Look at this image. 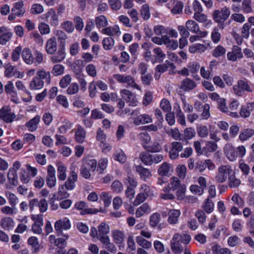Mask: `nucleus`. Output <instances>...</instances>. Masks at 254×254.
Returning a JSON list of instances; mask_svg holds the SVG:
<instances>
[{"label":"nucleus","instance_id":"f257e3e1","mask_svg":"<svg viewBox=\"0 0 254 254\" xmlns=\"http://www.w3.org/2000/svg\"><path fill=\"white\" fill-rule=\"evenodd\" d=\"M187 187L185 184H182L177 177H172L169 183L165 186L160 193V197L164 200H171L175 198L172 191H176V196L179 200H183L185 197Z\"/></svg>","mask_w":254,"mask_h":254},{"label":"nucleus","instance_id":"f03ea898","mask_svg":"<svg viewBox=\"0 0 254 254\" xmlns=\"http://www.w3.org/2000/svg\"><path fill=\"white\" fill-rule=\"evenodd\" d=\"M233 89L234 93L237 96H242L245 92H253L254 91V85L246 79L239 80L233 86Z\"/></svg>","mask_w":254,"mask_h":254},{"label":"nucleus","instance_id":"7ed1b4c3","mask_svg":"<svg viewBox=\"0 0 254 254\" xmlns=\"http://www.w3.org/2000/svg\"><path fill=\"white\" fill-rule=\"evenodd\" d=\"M114 79H115L119 83H127L128 86L130 87H133L139 90H141L140 86L136 84L133 78L130 75H126L121 74H115L113 75L112 78L109 79V82L111 84H114Z\"/></svg>","mask_w":254,"mask_h":254},{"label":"nucleus","instance_id":"20e7f679","mask_svg":"<svg viewBox=\"0 0 254 254\" xmlns=\"http://www.w3.org/2000/svg\"><path fill=\"white\" fill-rule=\"evenodd\" d=\"M230 14L229 9L225 6L221 10H215L214 11L212 16L214 21L218 23L220 28H224L223 23L228 19Z\"/></svg>","mask_w":254,"mask_h":254},{"label":"nucleus","instance_id":"39448f33","mask_svg":"<svg viewBox=\"0 0 254 254\" xmlns=\"http://www.w3.org/2000/svg\"><path fill=\"white\" fill-rule=\"evenodd\" d=\"M74 207L79 210L81 215H84L85 214H95L99 212L102 213H105L106 212L105 209L100 207L99 209L95 208H89L87 206L85 202L80 201L75 203Z\"/></svg>","mask_w":254,"mask_h":254},{"label":"nucleus","instance_id":"423d86ee","mask_svg":"<svg viewBox=\"0 0 254 254\" xmlns=\"http://www.w3.org/2000/svg\"><path fill=\"white\" fill-rule=\"evenodd\" d=\"M232 172L233 169L230 165H222L218 168L215 180L218 183H223L226 181L228 176Z\"/></svg>","mask_w":254,"mask_h":254},{"label":"nucleus","instance_id":"0eeeda50","mask_svg":"<svg viewBox=\"0 0 254 254\" xmlns=\"http://www.w3.org/2000/svg\"><path fill=\"white\" fill-rule=\"evenodd\" d=\"M15 118L16 115L12 112L9 106H4L0 109V119L4 123H11Z\"/></svg>","mask_w":254,"mask_h":254},{"label":"nucleus","instance_id":"6e6552de","mask_svg":"<svg viewBox=\"0 0 254 254\" xmlns=\"http://www.w3.org/2000/svg\"><path fill=\"white\" fill-rule=\"evenodd\" d=\"M122 98L125 100L129 105L132 107L137 106L138 101L135 94L126 89H123L120 92Z\"/></svg>","mask_w":254,"mask_h":254},{"label":"nucleus","instance_id":"1a4fd4ad","mask_svg":"<svg viewBox=\"0 0 254 254\" xmlns=\"http://www.w3.org/2000/svg\"><path fill=\"white\" fill-rule=\"evenodd\" d=\"M181 235L177 233L174 235L171 241V250L175 254H179L183 252V248L180 244Z\"/></svg>","mask_w":254,"mask_h":254},{"label":"nucleus","instance_id":"9d476101","mask_svg":"<svg viewBox=\"0 0 254 254\" xmlns=\"http://www.w3.org/2000/svg\"><path fill=\"white\" fill-rule=\"evenodd\" d=\"M229 61L236 62L238 59H241L243 57L241 48L237 46H233L231 51L228 52L227 55Z\"/></svg>","mask_w":254,"mask_h":254},{"label":"nucleus","instance_id":"9b49d317","mask_svg":"<svg viewBox=\"0 0 254 254\" xmlns=\"http://www.w3.org/2000/svg\"><path fill=\"white\" fill-rule=\"evenodd\" d=\"M49 241L52 244H54L57 247L55 254H64L63 238H56V236L52 235L49 237Z\"/></svg>","mask_w":254,"mask_h":254},{"label":"nucleus","instance_id":"f8f14e48","mask_svg":"<svg viewBox=\"0 0 254 254\" xmlns=\"http://www.w3.org/2000/svg\"><path fill=\"white\" fill-rule=\"evenodd\" d=\"M47 184L50 188L54 187L56 185L55 170L52 165H49L47 168V176L46 177Z\"/></svg>","mask_w":254,"mask_h":254},{"label":"nucleus","instance_id":"ddd939ff","mask_svg":"<svg viewBox=\"0 0 254 254\" xmlns=\"http://www.w3.org/2000/svg\"><path fill=\"white\" fill-rule=\"evenodd\" d=\"M101 32L106 35L117 37H120L122 34L120 28L117 25L105 27L102 30Z\"/></svg>","mask_w":254,"mask_h":254},{"label":"nucleus","instance_id":"4468645a","mask_svg":"<svg viewBox=\"0 0 254 254\" xmlns=\"http://www.w3.org/2000/svg\"><path fill=\"white\" fill-rule=\"evenodd\" d=\"M254 110V102H249L241 107L239 112L240 116L243 118L250 117L251 112Z\"/></svg>","mask_w":254,"mask_h":254},{"label":"nucleus","instance_id":"2eb2a0df","mask_svg":"<svg viewBox=\"0 0 254 254\" xmlns=\"http://www.w3.org/2000/svg\"><path fill=\"white\" fill-rule=\"evenodd\" d=\"M224 153L227 159L230 161L237 159V155L235 148L230 144H227L224 148Z\"/></svg>","mask_w":254,"mask_h":254},{"label":"nucleus","instance_id":"dca6fc26","mask_svg":"<svg viewBox=\"0 0 254 254\" xmlns=\"http://www.w3.org/2000/svg\"><path fill=\"white\" fill-rule=\"evenodd\" d=\"M12 33L8 31L5 27H0V44L5 45L10 40Z\"/></svg>","mask_w":254,"mask_h":254},{"label":"nucleus","instance_id":"f3484780","mask_svg":"<svg viewBox=\"0 0 254 254\" xmlns=\"http://www.w3.org/2000/svg\"><path fill=\"white\" fill-rule=\"evenodd\" d=\"M151 211V207L147 203H144L136 210L135 216L140 218L149 214Z\"/></svg>","mask_w":254,"mask_h":254},{"label":"nucleus","instance_id":"a211bd4d","mask_svg":"<svg viewBox=\"0 0 254 254\" xmlns=\"http://www.w3.org/2000/svg\"><path fill=\"white\" fill-rule=\"evenodd\" d=\"M11 12L18 17L23 16L25 12L23 1L21 0L14 3L13 7L11 9Z\"/></svg>","mask_w":254,"mask_h":254},{"label":"nucleus","instance_id":"6ab92c4d","mask_svg":"<svg viewBox=\"0 0 254 254\" xmlns=\"http://www.w3.org/2000/svg\"><path fill=\"white\" fill-rule=\"evenodd\" d=\"M181 211L178 209L170 210L168 213V222L169 224L174 225L178 222Z\"/></svg>","mask_w":254,"mask_h":254},{"label":"nucleus","instance_id":"aec40b11","mask_svg":"<svg viewBox=\"0 0 254 254\" xmlns=\"http://www.w3.org/2000/svg\"><path fill=\"white\" fill-rule=\"evenodd\" d=\"M172 172L173 169L171 166L166 162L162 163L158 169V174L163 176H169Z\"/></svg>","mask_w":254,"mask_h":254},{"label":"nucleus","instance_id":"412c9836","mask_svg":"<svg viewBox=\"0 0 254 254\" xmlns=\"http://www.w3.org/2000/svg\"><path fill=\"white\" fill-rule=\"evenodd\" d=\"M172 5H174V6L171 9L173 14H179L182 11L183 5L180 1H178L177 0H172L166 5L168 8H171Z\"/></svg>","mask_w":254,"mask_h":254},{"label":"nucleus","instance_id":"4be33fe9","mask_svg":"<svg viewBox=\"0 0 254 254\" xmlns=\"http://www.w3.org/2000/svg\"><path fill=\"white\" fill-rule=\"evenodd\" d=\"M111 236L113 242L117 245L122 244L125 240V234L123 232L120 230H113Z\"/></svg>","mask_w":254,"mask_h":254},{"label":"nucleus","instance_id":"5701e85b","mask_svg":"<svg viewBox=\"0 0 254 254\" xmlns=\"http://www.w3.org/2000/svg\"><path fill=\"white\" fill-rule=\"evenodd\" d=\"M152 122V119L151 117L145 114L137 116L133 121L134 124L136 126L151 123Z\"/></svg>","mask_w":254,"mask_h":254},{"label":"nucleus","instance_id":"b1692460","mask_svg":"<svg viewBox=\"0 0 254 254\" xmlns=\"http://www.w3.org/2000/svg\"><path fill=\"white\" fill-rule=\"evenodd\" d=\"M135 171L138 173L140 178L144 181H146L152 175L151 171L148 169L140 165L135 166Z\"/></svg>","mask_w":254,"mask_h":254},{"label":"nucleus","instance_id":"393cba45","mask_svg":"<svg viewBox=\"0 0 254 254\" xmlns=\"http://www.w3.org/2000/svg\"><path fill=\"white\" fill-rule=\"evenodd\" d=\"M206 254H231V251L226 248H221L220 246L215 245L212 247L211 252L208 251Z\"/></svg>","mask_w":254,"mask_h":254},{"label":"nucleus","instance_id":"a878e982","mask_svg":"<svg viewBox=\"0 0 254 254\" xmlns=\"http://www.w3.org/2000/svg\"><path fill=\"white\" fill-rule=\"evenodd\" d=\"M193 18L200 23H203L205 27L210 26L212 24L211 20L207 19V16L201 12L194 13Z\"/></svg>","mask_w":254,"mask_h":254},{"label":"nucleus","instance_id":"bb28decb","mask_svg":"<svg viewBox=\"0 0 254 254\" xmlns=\"http://www.w3.org/2000/svg\"><path fill=\"white\" fill-rule=\"evenodd\" d=\"M174 109L176 110V117L178 122L183 126H186L185 116L182 112L179 105L176 103L174 105Z\"/></svg>","mask_w":254,"mask_h":254},{"label":"nucleus","instance_id":"cd10ccee","mask_svg":"<svg viewBox=\"0 0 254 254\" xmlns=\"http://www.w3.org/2000/svg\"><path fill=\"white\" fill-rule=\"evenodd\" d=\"M254 135V129L252 128H246L243 129L239 135V139L241 142H244Z\"/></svg>","mask_w":254,"mask_h":254},{"label":"nucleus","instance_id":"c85d7f7f","mask_svg":"<svg viewBox=\"0 0 254 254\" xmlns=\"http://www.w3.org/2000/svg\"><path fill=\"white\" fill-rule=\"evenodd\" d=\"M57 42L55 37H52L49 39L46 43V50L47 53L49 54L52 55L56 51Z\"/></svg>","mask_w":254,"mask_h":254},{"label":"nucleus","instance_id":"c756f323","mask_svg":"<svg viewBox=\"0 0 254 254\" xmlns=\"http://www.w3.org/2000/svg\"><path fill=\"white\" fill-rule=\"evenodd\" d=\"M22 58L28 64H34V58L31 51L28 48H24L22 52Z\"/></svg>","mask_w":254,"mask_h":254},{"label":"nucleus","instance_id":"7c9ffc66","mask_svg":"<svg viewBox=\"0 0 254 254\" xmlns=\"http://www.w3.org/2000/svg\"><path fill=\"white\" fill-rule=\"evenodd\" d=\"M196 86V83L190 78H186L183 80L181 87L186 91L192 90Z\"/></svg>","mask_w":254,"mask_h":254},{"label":"nucleus","instance_id":"2f4dec72","mask_svg":"<svg viewBox=\"0 0 254 254\" xmlns=\"http://www.w3.org/2000/svg\"><path fill=\"white\" fill-rule=\"evenodd\" d=\"M206 49V47L200 43H195L190 45L189 48V52L191 54L204 52Z\"/></svg>","mask_w":254,"mask_h":254},{"label":"nucleus","instance_id":"473e14b6","mask_svg":"<svg viewBox=\"0 0 254 254\" xmlns=\"http://www.w3.org/2000/svg\"><path fill=\"white\" fill-rule=\"evenodd\" d=\"M7 179L10 183L13 186H16L18 185L17 175L16 170L13 168H10L9 169L7 174Z\"/></svg>","mask_w":254,"mask_h":254},{"label":"nucleus","instance_id":"72a5a7b5","mask_svg":"<svg viewBox=\"0 0 254 254\" xmlns=\"http://www.w3.org/2000/svg\"><path fill=\"white\" fill-rule=\"evenodd\" d=\"M0 225L5 230L9 231L14 226V221L10 217L3 218L1 220Z\"/></svg>","mask_w":254,"mask_h":254},{"label":"nucleus","instance_id":"f704fd0d","mask_svg":"<svg viewBox=\"0 0 254 254\" xmlns=\"http://www.w3.org/2000/svg\"><path fill=\"white\" fill-rule=\"evenodd\" d=\"M40 120L39 116L37 115L34 118L30 120L26 124V126L30 131L35 130L37 128L38 124H39Z\"/></svg>","mask_w":254,"mask_h":254},{"label":"nucleus","instance_id":"c9c22d12","mask_svg":"<svg viewBox=\"0 0 254 254\" xmlns=\"http://www.w3.org/2000/svg\"><path fill=\"white\" fill-rule=\"evenodd\" d=\"M77 180V174L74 172H71L64 186L68 190H72L75 187V182Z\"/></svg>","mask_w":254,"mask_h":254},{"label":"nucleus","instance_id":"e433bc0d","mask_svg":"<svg viewBox=\"0 0 254 254\" xmlns=\"http://www.w3.org/2000/svg\"><path fill=\"white\" fill-rule=\"evenodd\" d=\"M186 27L188 30L193 33H197L199 31L198 24L192 20H188L186 23Z\"/></svg>","mask_w":254,"mask_h":254},{"label":"nucleus","instance_id":"4c0bfd02","mask_svg":"<svg viewBox=\"0 0 254 254\" xmlns=\"http://www.w3.org/2000/svg\"><path fill=\"white\" fill-rule=\"evenodd\" d=\"M136 242L137 244L141 247L145 249H149L152 247V243L146 240L141 236H138L136 237Z\"/></svg>","mask_w":254,"mask_h":254},{"label":"nucleus","instance_id":"58836bf2","mask_svg":"<svg viewBox=\"0 0 254 254\" xmlns=\"http://www.w3.org/2000/svg\"><path fill=\"white\" fill-rule=\"evenodd\" d=\"M86 135V131L81 127H78L75 132V137L76 141L79 143L84 142Z\"/></svg>","mask_w":254,"mask_h":254},{"label":"nucleus","instance_id":"ea45409f","mask_svg":"<svg viewBox=\"0 0 254 254\" xmlns=\"http://www.w3.org/2000/svg\"><path fill=\"white\" fill-rule=\"evenodd\" d=\"M108 164V159L107 158H101L97 164V172L100 174H102L104 170L107 168Z\"/></svg>","mask_w":254,"mask_h":254},{"label":"nucleus","instance_id":"a19ab883","mask_svg":"<svg viewBox=\"0 0 254 254\" xmlns=\"http://www.w3.org/2000/svg\"><path fill=\"white\" fill-rule=\"evenodd\" d=\"M44 81L37 76L33 78L30 83V87L31 89H40L43 87Z\"/></svg>","mask_w":254,"mask_h":254},{"label":"nucleus","instance_id":"79ce46f5","mask_svg":"<svg viewBox=\"0 0 254 254\" xmlns=\"http://www.w3.org/2000/svg\"><path fill=\"white\" fill-rule=\"evenodd\" d=\"M152 155L148 152H141L139 155V158L142 162L147 166L152 164Z\"/></svg>","mask_w":254,"mask_h":254},{"label":"nucleus","instance_id":"37998d69","mask_svg":"<svg viewBox=\"0 0 254 254\" xmlns=\"http://www.w3.org/2000/svg\"><path fill=\"white\" fill-rule=\"evenodd\" d=\"M113 158L115 160L121 163H124L127 160V156L125 152L121 149L116 151L113 154Z\"/></svg>","mask_w":254,"mask_h":254},{"label":"nucleus","instance_id":"c03bdc74","mask_svg":"<svg viewBox=\"0 0 254 254\" xmlns=\"http://www.w3.org/2000/svg\"><path fill=\"white\" fill-rule=\"evenodd\" d=\"M195 131L193 128L187 127L184 131L182 139L190 140L195 136Z\"/></svg>","mask_w":254,"mask_h":254},{"label":"nucleus","instance_id":"a18cd8bd","mask_svg":"<svg viewBox=\"0 0 254 254\" xmlns=\"http://www.w3.org/2000/svg\"><path fill=\"white\" fill-rule=\"evenodd\" d=\"M37 77L42 80L44 79L47 84L51 82V75L49 72L45 71L44 69L39 70L36 73Z\"/></svg>","mask_w":254,"mask_h":254},{"label":"nucleus","instance_id":"49530a36","mask_svg":"<svg viewBox=\"0 0 254 254\" xmlns=\"http://www.w3.org/2000/svg\"><path fill=\"white\" fill-rule=\"evenodd\" d=\"M108 24L106 17L104 15H100L95 18V24L98 28L105 27Z\"/></svg>","mask_w":254,"mask_h":254},{"label":"nucleus","instance_id":"de8ad7c7","mask_svg":"<svg viewBox=\"0 0 254 254\" xmlns=\"http://www.w3.org/2000/svg\"><path fill=\"white\" fill-rule=\"evenodd\" d=\"M115 44V41L112 37L105 38L102 41L103 47L105 50H111Z\"/></svg>","mask_w":254,"mask_h":254},{"label":"nucleus","instance_id":"09e8293b","mask_svg":"<svg viewBox=\"0 0 254 254\" xmlns=\"http://www.w3.org/2000/svg\"><path fill=\"white\" fill-rule=\"evenodd\" d=\"M100 198L103 201L105 207H108L110 205L112 197L109 193L105 191L102 192L100 194Z\"/></svg>","mask_w":254,"mask_h":254},{"label":"nucleus","instance_id":"8fccbe9b","mask_svg":"<svg viewBox=\"0 0 254 254\" xmlns=\"http://www.w3.org/2000/svg\"><path fill=\"white\" fill-rule=\"evenodd\" d=\"M83 165L86 166L88 169L94 172L97 169V162L94 159H87L85 160Z\"/></svg>","mask_w":254,"mask_h":254},{"label":"nucleus","instance_id":"3c124183","mask_svg":"<svg viewBox=\"0 0 254 254\" xmlns=\"http://www.w3.org/2000/svg\"><path fill=\"white\" fill-rule=\"evenodd\" d=\"M217 148V145L216 143L213 142L208 141L206 143L205 146L203 147L204 153L207 155L208 153L212 152L216 150Z\"/></svg>","mask_w":254,"mask_h":254},{"label":"nucleus","instance_id":"603ef678","mask_svg":"<svg viewBox=\"0 0 254 254\" xmlns=\"http://www.w3.org/2000/svg\"><path fill=\"white\" fill-rule=\"evenodd\" d=\"M99 236L107 235L110 232L109 225L105 222H102L98 226Z\"/></svg>","mask_w":254,"mask_h":254},{"label":"nucleus","instance_id":"864d4df0","mask_svg":"<svg viewBox=\"0 0 254 254\" xmlns=\"http://www.w3.org/2000/svg\"><path fill=\"white\" fill-rule=\"evenodd\" d=\"M226 53V49L222 46L218 45L212 51V55L215 58L224 56Z\"/></svg>","mask_w":254,"mask_h":254},{"label":"nucleus","instance_id":"5fc2aeb1","mask_svg":"<svg viewBox=\"0 0 254 254\" xmlns=\"http://www.w3.org/2000/svg\"><path fill=\"white\" fill-rule=\"evenodd\" d=\"M242 7L244 13H251L253 10L251 0H243L242 3Z\"/></svg>","mask_w":254,"mask_h":254},{"label":"nucleus","instance_id":"6e6d98bb","mask_svg":"<svg viewBox=\"0 0 254 254\" xmlns=\"http://www.w3.org/2000/svg\"><path fill=\"white\" fill-rule=\"evenodd\" d=\"M176 171L179 178L184 179L186 176L187 168L184 165H179L176 169Z\"/></svg>","mask_w":254,"mask_h":254},{"label":"nucleus","instance_id":"4d7b16f0","mask_svg":"<svg viewBox=\"0 0 254 254\" xmlns=\"http://www.w3.org/2000/svg\"><path fill=\"white\" fill-rule=\"evenodd\" d=\"M63 45H61L58 52L52 58V61L53 63H59L61 62L64 59V51Z\"/></svg>","mask_w":254,"mask_h":254},{"label":"nucleus","instance_id":"13d9d810","mask_svg":"<svg viewBox=\"0 0 254 254\" xmlns=\"http://www.w3.org/2000/svg\"><path fill=\"white\" fill-rule=\"evenodd\" d=\"M5 196L7 198L9 203L11 206L15 207L16 201L18 199L17 196L10 191H6L5 193Z\"/></svg>","mask_w":254,"mask_h":254},{"label":"nucleus","instance_id":"bf43d9fd","mask_svg":"<svg viewBox=\"0 0 254 254\" xmlns=\"http://www.w3.org/2000/svg\"><path fill=\"white\" fill-rule=\"evenodd\" d=\"M203 208L207 213H211L214 210V204L211 200L207 199L204 203Z\"/></svg>","mask_w":254,"mask_h":254},{"label":"nucleus","instance_id":"052dcab7","mask_svg":"<svg viewBox=\"0 0 254 254\" xmlns=\"http://www.w3.org/2000/svg\"><path fill=\"white\" fill-rule=\"evenodd\" d=\"M160 221V215L158 213H153L150 217V225L155 227Z\"/></svg>","mask_w":254,"mask_h":254},{"label":"nucleus","instance_id":"680f3d73","mask_svg":"<svg viewBox=\"0 0 254 254\" xmlns=\"http://www.w3.org/2000/svg\"><path fill=\"white\" fill-rule=\"evenodd\" d=\"M147 198L146 195L144 194V193L139 192L136 196L135 199L132 202V204L134 206H138L144 201Z\"/></svg>","mask_w":254,"mask_h":254},{"label":"nucleus","instance_id":"e2e57ef3","mask_svg":"<svg viewBox=\"0 0 254 254\" xmlns=\"http://www.w3.org/2000/svg\"><path fill=\"white\" fill-rule=\"evenodd\" d=\"M140 13L142 17L144 19L147 20L149 18L150 16L149 7L147 4H144L142 6Z\"/></svg>","mask_w":254,"mask_h":254},{"label":"nucleus","instance_id":"0e129e2a","mask_svg":"<svg viewBox=\"0 0 254 254\" xmlns=\"http://www.w3.org/2000/svg\"><path fill=\"white\" fill-rule=\"evenodd\" d=\"M54 228L58 236L62 235L64 230V222L62 220L57 221L55 223Z\"/></svg>","mask_w":254,"mask_h":254},{"label":"nucleus","instance_id":"69168bd1","mask_svg":"<svg viewBox=\"0 0 254 254\" xmlns=\"http://www.w3.org/2000/svg\"><path fill=\"white\" fill-rule=\"evenodd\" d=\"M241 183V180L237 178L235 176H231L229 178V186L231 188L239 187Z\"/></svg>","mask_w":254,"mask_h":254},{"label":"nucleus","instance_id":"338daca9","mask_svg":"<svg viewBox=\"0 0 254 254\" xmlns=\"http://www.w3.org/2000/svg\"><path fill=\"white\" fill-rule=\"evenodd\" d=\"M139 139L145 148L148 145V143L151 140V138L147 133H142L139 135Z\"/></svg>","mask_w":254,"mask_h":254},{"label":"nucleus","instance_id":"774afa93","mask_svg":"<svg viewBox=\"0 0 254 254\" xmlns=\"http://www.w3.org/2000/svg\"><path fill=\"white\" fill-rule=\"evenodd\" d=\"M160 107L165 112H170L172 109L169 101L166 99H163L161 100L160 103Z\"/></svg>","mask_w":254,"mask_h":254}]
</instances>
